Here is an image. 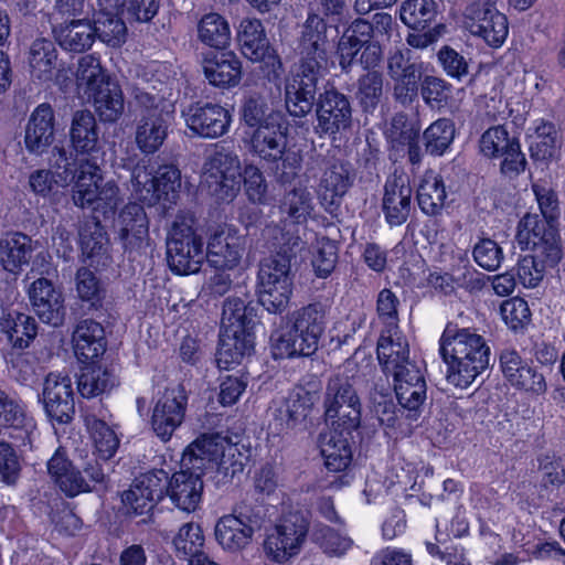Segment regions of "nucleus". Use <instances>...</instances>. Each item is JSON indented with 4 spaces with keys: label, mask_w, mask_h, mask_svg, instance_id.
<instances>
[{
    "label": "nucleus",
    "mask_w": 565,
    "mask_h": 565,
    "mask_svg": "<svg viewBox=\"0 0 565 565\" xmlns=\"http://www.w3.org/2000/svg\"><path fill=\"white\" fill-rule=\"evenodd\" d=\"M70 141L76 154H93L99 150L96 118L89 110H76L71 120Z\"/></svg>",
    "instance_id": "obj_29"
},
{
    "label": "nucleus",
    "mask_w": 565,
    "mask_h": 565,
    "mask_svg": "<svg viewBox=\"0 0 565 565\" xmlns=\"http://www.w3.org/2000/svg\"><path fill=\"white\" fill-rule=\"evenodd\" d=\"M337 259L335 244L326 237L318 238L312 256V266L317 276L321 278L329 276L335 267Z\"/></svg>",
    "instance_id": "obj_60"
},
{
    "label": "nucleus",
    "mask_w": 565,
    "mask_h": 565,
    "mask_svg": "<svg viewBox=\"0 0 565 565\" xmlns=\"http://www.w3.org/2000/svg\"><path fill=\"white\" fill-rule=\"evenodd\" d=\"M2 333L12 347L24 349L36 335L35 320L25 313L9 316L0 322V334Z\"/></svg>",
    "instance_id": "obj_46"
},
{
    "label": "nucleus",
    "mask_w": 565,
    "mask_h": 565,
    "mask_svg": "<svg viewBox=\"0 0 565 565\" xmlns=\"http://www.w3.org/2000/svg\"><path fill=\"white\" fill-rule=\"evenodd\" d=\"M473 258L480 267L493 271L500 267L503 260V252L495 241L482 238L475 245Z\"/></svg>",
    "instance_id": "obj_63"
},
{
    "label": "nucleus",
    "mask_w": 565,
    "mask_h": 565,
    "mask_svg": "<svg viewBox=\"0 0 565 565\" xmlns=\"http://www.w3.org/2000/svg\"><path fill=\"white\" fill-rule=\"evenodd\" d=\"M254 318V308L248 306L244 299L228 297L223 306L222 331L253 333Z\"/></svg>",
    "instance_id": "obj_43"
},
{
    "label": "nucleus",
    "mask_w": 565,
    "mask_h": 565,
    "mask_svg": "<svg viewBox=\"0 0 565 565\" xmlns=\"http://www.w3.org/2000/svg\"><path fill=\"white\" fill-rule=\"evenodd\" d=\"M415 384H407L406 381H401V384H394L395 394L401 407L407 411V416L411 419H416L419 409L426 399V382H418L415 379Z\"/></svg>",
    "instance_id": "obj_55"
},
{
    "label": "nucleus",
    "mask_w": 565,
    "mask_h": 565,
    "mask_svg": "<svg viewBox=\"0 0 565 565\" xmlns=\"http://www.w3.org/2000/svg\"><path fill=\"white\" fill-rule=\"evenodd\" d=\"M256 525L242 513L221 516L214 526V537L218 546L227 554H239L253 542Z\"/></svg>",
    "instance_id": "obj_19"
},
{
    "label": "nucleus",
    "mask_w": 565,
    "mask_h": 565,
    "mask_svg": "<svg viewBox=\"0 0 565 565\" xmlns=\"http://www.w3.org/2000/svg\"><path fill=\"white\" fill-rule=\"evenodd\" d=\"M79 244L82 254L90 266L99 268L108 265L109 242L99 222L88 220L83 224L79 230Z\"/></svg>",
    "instance_id": "obj_33"
},
{
    "label": "nucleus",
    "mask_w": 565,
    "mask_h": 565,
    "mask_svg": "<svg viewBox=\"0 0 565 565\" xmlns=\"http://www.w3.org/2000/svg\"><path fill=\"white\" fill-rule=\"evenodd\" d=\"M22 420L11 424L9 427V437L12 439V444L21 455L32 450L39 439V430L34 419L26 414L22 417Z\"/></svg>",
    "instance_id": "obj_59"
},
{
    "label": "nucleus",
    "mask_w": 565,
    "mask_h": 565,
    "mask_svg": "<svg viewBox=\"0 0 565 565\" xmlns=\"http://www.w3.org/2000/svg\"><path fill=\"white\" fill-rule=\"evenodd\" d=\"M73 348L76 358L83 363L94 362L105 352L104 329L93 320L79 322L73 332Z\"/></svg>",
    "instance_id": "obj_32"
},
{
    "label": "nucleus",
    "mask_w": 565,
    "mask_h": 565,
    "mask_svg": "<svg viewBox=\"0 0 565 565\" xmlns=\"http://www.w3.org/2000/svg\"><path fill=\"white\" fill-rule=\"evenodd\" d=\"M53 33L61 47L70 52H83L89 49L96 38L93 25L83 19H71L53 24Z\"/></svg>",
    "instance_id": "obj_34"
},
{
    "label": "nucleus",
    "mask_w": 565,
    "mask_h": 565,
    "mask_svg": "<svg viewBox=\"0 0 565 565\" xmlns=\"http://www.w3.org/2000/svg\"><path fill=\"white\" fill-rule=\"evenodd\" d=\"M412 188L404 175L387 179L383 196V211L391 225H401L406 221L412 204Z\"/></svg>",
    "instance_id": "obj_26"
},
{
    "label": "nucleus",
    "mask_w": 565,
    "mask_h": 565,
    "mask_svg": "<svg viewBox=\"0 0 565 565\" xmlns=\"http://www.w3.org/2000/svg\"><path fill=\"white\" fill-rule=\"evenodd\" d=\"M86 97L93 100L94 108L103 121H116L124 113L122 92L114 79L106 82Z\"/></svg>",
    "instance_id": "obj_39"
},
{
    "label": "nucleus",
    "mask_w": 565,
    "mask_h": 565,
    "mask_svg": "<svg viewBox=\"0 0 565 565\" xmlns=\"http://www.w3.org/2000/svg\"><path fill=\"white\" fill-rule=\"evenodd\" d=\"M529 131L532 158L544 161L557 156L559 149L558 132L552 122L544 119L535 120Z\"/></svg>",
    "instance_id": "obj_38"
},
{
    "label": "nucleus",
    "mask_w": 565,
    "mask_h": 565,
    "mask_svg": "<svg viewBox=\"0 0 565 565\" xmlns=\"http://www.w3.org/2000/svg\"><path fill=\"white\" fill-rule=\"evenodd\" d=\"M55 115L53 107L43 103L35 107L28 120L24 145L29 152L43 154L54 141Z\"/></svg>",
    "instance_id": "obj_25"
},
{
    "label": "nucleus",
    "mask_w": 565,
    "mask_h": 565,
    "mask_svg": "<svg viewBox=\"0 0 565 565\" xmlns=\"http://www.w3.org/2000/svg\"><path fill=\"white\" fill-rule=\"evenodd\" d=\"M353 174L348 163L337 160L323 172L319 194L324 203L334 204L352 185Z\"/></svg>",
    "instance_id": "obj_37"
},
{
    "label": "nucleus",
    "mask_w": 565,
    "mask_h": 565,
    "mask_svg": "<svg viewBox=\"0 0 565 565\" xmlns=\"http://www.w3.org/2000/svg\"><path fill=\"white\" fill-rule=\"evenodd\" d=\"M111 78L103 70L100 62L93 55L79 58L76 71V84L79 94L88 95Z\"/></svg>",
    "instance_id": "obj_51"
},
{
    "label": "nucleus",
    "mask_w": 565,
    "mask_h": 565,
    "mask_svg": "<svg viewBox=\"0 0 565 565\" xmlns=\"http://www.w3.org/2000/svg\"><path fill=\"white\" fill-rule=\"evenodd\" d=\"M237 40L241 51L245 57L253 62L265 63L269 79L279 77L281 62L279 57L270 52L269 43L262 22L257 19H243L237 30Z\"/></svg>",
    "instance_id": "obj_14"
},
{
    "label": "nucleus",
    "mask_w": 565,
    "mask_h": 565,
    "mask_svg": "<svg viewBox=\"0 0 565 565\" xmlns=\"http://www.w3.org/2000/svg\"><path fill=\"white\" fill-rule=\"evenodd\" d=\"M326 317V307L321 303H311L294 312L292 326L271 335L274 355L292 358L315 353L324 331Z\"/></svg>",
    "instance_id": "obj_5"
},
{
    "label": "nucleus",
    "mask_w": 565,
    "mask_h": 565,
    "mask_svg": "<svg viewBox=\"0 0 565 565\" xmlns=\"http://www.w3.org/2000/svg\"><path fill=\"white\" fill-rule=\"evenodd\" d=\"M243 459L227 437L203 435L186 448L181 460L184 469L168 478L164 492L180 510L193 512L202 499L201 473L211 475L216 483H226L243 471Z\"/></svg>",
    "instance_id": "obj_1"
},
{
    "label": "nucleus",
    "mask_w": 565,
    "mask_h": 565,
    "mask_svg": "<svg viewBox=\"0 0 565 565\" xmlns=\"http://www.w3.org/2000/svg\"><path fill=\"white\" fill-rule=\"evenodd\" d=\"M85 424L97 455L102 459H110L119 446V438L116 433L95 415H87Z\"/></svg>",
    "instance_id": "obj_50"
},
{
    "label": "nucleus",
    "mask_w": 565,
    "mask_h": 565,
    "mask_svg": "<svg viewBox=\"0 0 565 565\" xmlns=\"http://www.w3.org/2000/svg\"><path fill=\"white\" fill-rule=\"evenodd\" d=\"M242 173L238 156L222 148L206 159L202 178L214 196L230 202L239 191Z\"/></svg>",
    "instance_id": "obj_11"
},
{
    "label": "nucleus",
    "mask_w": 565,
    "mask_h": 565,
    "mask_svg": "<svg viewBox=\"0 0 565 565\" xmlns=\"http://www.w3.org/2000/svg\"><path fill=\"white\" fill-rule=\"evenodd\" d=\"M280 120V115L268 116L265 124L254 130L250 146L253 152L263 160L275 162L284 159L285 164L290 158L289 156L284 158L287 147V127Z\"/></svg>",
    "instance_id": "obj_21"
},
{
    "label": "nucleus",
    "mask_w": 565,
    "mask_h": 565,
    "mask_svg": "<svg viewBox=\"0 0 565 565\" xmlns=\"http://www.w3.org/2000/svg\"><path fill=\"white\" fill-rule=\"evenodd\" d=\"M316 116V132L320 136H335L351 126L352 110L350 102L345 95L338 90L328 89L318 98Z\"/></svg>",
    "instance_id": "obj_17"
},
{
    "label": "nucleus",
    "mask_w": 565,
    "mask_h": 565,
    "mask_svg": "<svg viewBox=\"0 0 565 565\" xmlns=\"http://www.w3.org/2000/svg\"><path fill=\"white\" fill-rule=\"evenodd\" d=\"M351 431L347 430L345 426H338L320 434V452L330 471H342L350 465L352 459L349 444Z\"/></svg>",
    "instance_id": "obj_27"
},
{
    "label": "nucleus",
    "mask_w": 565,
    "mask_h": 565,
    "mask_svg": "<svg viewBox=\"0 0 565 565\" xmlns=\"http://www.w3.org/2000/svg\"><path fill=\"white\" fill-rule=\"evenodd\" d=\"M96 36L111 46H119L126 39V25L117 14H98L93 25Z\"/></svg>",
    "instance_id": "obj_57"
},
{
    "label": "nucleus",
    "mask_w": 565,
    "mask_h": 565,
    "mask_svg": "<svg viewBox=\"0 0 565 565\" xmlns=\"http://www.w3.org/2000/svg\"><path fill=\"white\" fill-rule=\"evenodd\" d=\"M436 14L437 6L434 0H405L399 10L402 22L412 29H425Z\"/></svg>",
    "instance_id": "obj_52"
},
{
    "label": "nucleus",
    "mask_w": 565,
    "mask_h": 565,
    "mask_svg": "<svg viewBox=\"0 0 565 565\" xmlns=\"http://www.w3.org/2000/svg\"><path fill=\"white\" fill-rule=\"evenodd\" d=\"M206 260L218 270L236 268L245 252V239L231 225H220L209 236Z\"/></svg>",
    "instance_id": "obj_15"
},
{
    "label": "nucleus",
    "mask_w": 565,
    "mask_h": 565,
    "mask_svg": "<svg viewBox=\"0 0 565 565\" xmlns=\"http://www.w3.org/2000/svg\"><path fill=\"white\" fill-rule=\"evenodd\" d=\"M500 315L505 324L512 330L522 329L531 319L527 302L519 297L504 300L500 306Z\"/></svg>",
    "instance_id": "obj_61"
},
{
    "label": "nucleus",
    "mask_w": 565,
    "mask_h": 565,
    "mask_svg": "<svg viewBox=\"0 0 565 565\" xmlns=\"http://www.w3.org/2000/svg\"><path fill=\"white\" fill-rule=\"evenodd\" d=\"M377 359L384 372L409 362V345L398 326L385 327L377 342Z\"/></svg>",
    "instance_id": "obj_31"
},
{
    "label": "nucleus",
    "mask_w": 565,
    "mask_h": 565,
    "mask_svg": "<svg viewBox=\"0 0 565 565\" xmlns=\"http://www.w3.org/2000/svg\"><path fill=\"white\" fill-rule=\"evenodd\" d=\"M263 553L266 559L276 565H285L297 555V552L285 544V541L273 529L267 532L264 539Z\"/></svg>",
    "instance_id": "obj_64"
},
{
    "label": "nucleus",
    "mask_w": 565,
    "mask_h": 565,
    "mask_svg": "<svg viewBox=\"0 0 565 565\" xmlns=\"http://www.w3.org/2000/svg\"><path fill=\"white\" fill-rule=\"evenodd\" d=\"M498 0H470L462 12V25L491 47H500L509 34V22L495 6Z\"/></svg>",
    "instance_id": "obj_10"
},
{
    "label": "nucleus",
    "mask_w": 565,
    "mask_h": 565,
    "mask_svg": "<svg viewBox=\"0 0 565 565\" xmlns=\"http://www.w3.org/2000/svg\"><path fill=\"white\" fill-rule=\"evenodd\" d=\"M308 526V519L303 512L291 511L284 514L273 530L298 554L306 540Z\"/></svg>",
    "instance_id": "obj_47"
},
{
    "label": "nucleus",
    "mask_w": 565,
    "mask_h": 565,
    "mask_svg": "<svg viewBox=\"0 0 565 565\" xmlns=\"http://www.w3.org/2000/svg\"><path fill=\"white\" fill-rule=\"evenodd\" d=\"M500 365L504 379L515 390L535 396L543 395L547 391L544 375L516 351H503L500 355Z\"/></svg>",
    "instance_id": "obj_18"
},
{
    "label": "nucleus",
    "mask_w": 565,
    "mask_h": 565,
    "mask_svg": "<svg viewBox=\"0 0 565 565\" xmlns=\"http://www.w3.org/2000/svg\"><path fill=\"white\" fill-rule=\"evenodd\" d=\"M308 526V519L303 512L291 511L284 514L273 530L298 554L306 540Z\"/></svg>",
    "instance_id": "obj_48"
},
{
    "label": "nucleus",
    "mask_w": 565,
    "mask_h": 565,
    "mask_svg": "<svg viewBox=\"0 0 565 565\" xmlns=\"http://www.w3.org/2000/svg\"><path fill=\"white\" fill-rule=\"evenodd\" d=\"M242 177L244 193L249 202L266 205L271 201L268 182L257 167L253 164L246 166Z\"/></svg>",
    "instance_id": "obj_54"
},
{
    "label": "nucleus",
    "mask_w": 565,
    "mask_h": 565,
    "mask_svg": "<svg viewBox=\"0 0 565 565\" xmlns=\"http://www.w3.org/2000/svg\"><path fill=\"white\" fill-rule=\"evenodd\" d=\"M167 480L168 473L163 470H152L137 477L121 494L126 512L134 515L148 514L163 498Z\"/></svg>",
    "instance_id": "obj_13"
},
{
    "label": "nucleus",
    "mask_w": 565,
    "mask_h": 565,
    "mask_svg": "<svg viewBox=\"0 0 565 565\" xmlns=\"http://www.w3.org/2000/svg\"><path fill=\"white\" fill-rule=\"evenodd\" d=\"M204 535L201 526L195 523L183 524L173 539V545L180 556L192 559L203 555Z\"/></svg>",
    "instance_id": "obj_53"
},
{
    "label": "nucleus",
    "mask_w": 565,
    "mask_h": 565,
    "mask_svg": "<svg viewBox=\"0 0 565 565\" xmlns=\"http://www.w3.org/2000/svg\"><path fill=\"white\" fill-rule=\"evenodd\" d=\"M300 64L285 86V103L291 116L303 117L313 106L318 82L329 65L327 24L317 13H309L299 42Z\"/></svg>",
    "instance_id": "obj_3"
},
{
    "label": "nucleus",
    "mask_w": 565,
    "mask_h": 565,
    "mask_svg": "<svg viewBox=\"0 0 565 565\" xmlns=\"http://www.w3.org/2000/svg\"><path fill=\"white\" fill-rule=\"evenodd\" d=\"M117 385L116 375L102 365H87L78 379V392L83 397H95L108 393Z\"/></svg>",
    "instance_id": "obj_44"
},
{
    "label": "nucleus",
    "mask_w": 565,
    "mask_h": 565,
    "mask_svg": "<svg viewBox=\"0 0 565 565\" xmlns=\"http://www.w3.org/2000/svg\"><path fill=\"white\" fill-rule=\"evenodd\" d=\"M47 471L54 482L68 497H75L92 490L89 482L73 467L61 449H57L47 461Z\"/></svg>",
    "instance_id": "obj_30"
},
{
    "label": "nucleus",
    "mask_w": 565,
    "mask_h": 565,
    "mask_svg": "<svg viewBox=\"0 0 565 565\" xmlns=\"http://www.w3.org/2000/svg\"><path fill=\"white\" fill-rule=\"evenodd\" d=\"M280 210L286 224L306 223L313 212L311 192L305 185L295 186L284 195Z\"/></svg>",
    "instance_id": "obj_41"
},
{
    "label": "nucleus",
    "mask_w": 565,
    "mask_h": 565,
    "mask_svg": "<svg viewBox=\"0 0 565 565\" xmlns=\"http://www.w3.org/2000/svg\"><path fill=\"white\" fill-rule=\"evenodd\" d=\"M188 404V395L182 385L167 388L158 398L152 411L151 425L159 438L169 440L182 424Z\"/></svg>",
    "instance_id": "obj_16"
},
{
    "label": "nucleus",
    "mask_w": 565,
    "mask_h": 565,
    "mask_svg": "<svg viewBox=\"0 0 565 565\" xmlns=\"http://www.w3.org/2000/svg\"><path fill=\"white\" fill-rule=\"evenodd\" d=\"M372 32L369 21L363 19L354 20L344 31L337 46L339 64L343 71L351 67L356 54L372 39Z\"/></svg>",
    "instance_id": "obj_35"
},
{
    "label": "nucleus",
    "mask_w": 565,
    "mask_h": 565,
    "mask_svg": "<svg viewBox=\"0 0 565 565\" xmlns=\"http://www.w3.org/2000/svg\"><path fill=\"white\" fill-rule=\"evenodd\" d=\"M181 189V173L173 166H162L156 171L146 162L138 163L131 172V194L139 201L164 210L174 205Z\"/></svg>",
    "instance_id": "obj_7"
},
{
    "label": "nucleus",
    "mask_w": 565,
    "mask_h": 565,
    "mask_svg": "<svg viewBox=\"0 0 565 565\" xmlns=\"http://www.w3.org/2000/svg\"><path fill=\"white\" fill-rule=\"evenodd\" d=\"M50 166L30 173L29 186L40 196L47 198L58 186L73 183L72 200L76 206L95 210H114L119 203V190L115 182H104L99 167L89 159L76 160L64 147H54Z\"/></svg>",
    "instance_id": "obj_2"
},
{
    "label": "nucleus",
    "mask_w": 565,
    "mask_h": 565,
    "mask_svg": "<svg viewBox=\"0 0 565 565\" xmlns=\"http://www.w3.org/2000/svg\"><path fill=\"white\" fill-rule=\"evenodd\" d=\"M202 66L209 83L217 87L236 86L242 77L241 61L231 51L206 55Z\"/></svg>",
    "instance_id": "obj_28"
},
{
    "label": "nucleus",
    "mask_w": 565,
    "mask_h": 565,
    "mask_svg": "<svg viewBox=\"0 0 565 565\" xmlns=\"http://www.w3.org/2000/svg\"><path fill=\"white\" fill-rule=\"evenodd\" d=\"M116 228L126 250L140 252L149 245V223L141 205L127 204L118 216Z\"/></svg>",
    "instance_id": "obj_24"
},
{
    "label": "nucleus",
    "mask_w": 565,
    "mask_h": 565,
    "mask_svg": "<svg viewBox=\"0 0 565 565\" xmlns=\"http://www.w3.org/2000/svg\"><path fill=\"white\" fill-rule=\"evenodd\" d=\"M189 129L203 138L223 136L230 127L231 115L227 109L216 104L191 105L183 111Z\"/></svg>",
    "instance_id": "obj_22"
},
{
    "label": "nucleus",
    "mask_w": 565,
    "mask_h": 565,
    "mask_svg": "<svg viewBox=\"0 0 565 565\" xmlns=\"http://www.w3.org/2000/svg\"><path fill=\"white\" fill-rule=\"evenodd\" d=\"M29 298L34 312L44 323L58 327L65 318L64 297L46 278H39L29 288Z\"/></svg>",
    "instance_id": "obj_23"
},
{
    "label": "nucleus",
    "mask_w": 565,
    "mask_h": 565,
    "mask_svg": "<svg viewBox=\"0 0 565 565\" xmlns=\"http://www.w3.org/2000/svg\"><path fill=\"white\" fill-rule=\"evenodd\" d=\"M43 404L47 416L58 423H66L74 413L72 380L66 374L50 373L43 384Z\"/></svg>",
    "instance_id": "obj_20"
},
{
    "label": "nucleus",
    "mask_w": 565,
    "mask_h": 565,
    "mask_svg": "<svg viewBox=\"0 0 565 565\" xmlns=\"http://www.w3.org/2000/svg\"><path fill=\"white\" fill-rule=\"evenodd\" d=\"M135 98L142 111L136 125V143L145 153L156 152L164 142L173 120V104L164 97L137 89Z\"/></svg>",
    "instance_id": "obj_6"
},
{
    "label": "nucleus",
    "mask_w": 565,
    "mask_h": 565,
    "mask_svg": "<svg viewBox=\"0 0 565 565\" xmlns=\"http://www.w3.org/2000/svg\"><path fill=\"white\" fill-rule=\"evenodd\" d=\"M32 241L21 233H13L0 239V263L3 268L17 273L30 260L32 253Z\"/></svg>",
    "instance_id": "obj_40"
},
{
    "label": "nucleus",
    "mask_w": 565,
    "mask_h": 565,
    "mask_svg": "<svg viewBox=\"0 0 565 565\" xmlns=\"http://www.w3.org/2000/svg\"><path fill=\"white\" fill-rule=\"evenodd\" d=\"M454 136L455 128L449 119L436 120L424 131L426 150L431 154H443L451 143Z\"/></svg>",
    "instance_id": "obj_56"
},
{
    "label": "nucleus",
    "mask_w": 565,
    "mask_h": 565,
    "mask_svg": "<svg viewBox=\"0 0 565 565\" xmlns=\"http://www.w3.org/2000/svg\"><path fill=\"white\" fill-rule=\"evenodd\" d=\"M294 276L290 259L277 254L260 263L257 276L259 303L271 313L287 309L292 295Z\"/></svg>",
    "instance_id": "obj_8"
},
{
    "label": "nucleus",
    "mask_w": 565,
    "mask_h": 565,
    "mask_svg": "<svg viewBox=\"0 0 565 565\" xmlns=\"http://www.w3.org/2000/svg\"><path fill=\"white\" fill-rule=\"evenodd\" d=\"M445 200L446 190L441 178L433 171L426 172L417 190L422 211L427 215H437L443 210Z\"/></svg>",
    "instance_id": "obj_45"
},
{
    "label": "nucleus",
    "mask_w": 565,
    "mask_h": 565,
    "mask_svg": "<svg viewBox=\"0 0 565 565\" xmlns=\"http://www.w3.org/2000/svg\"><path fill=\"white\" fill-rule=\"evenodd\" d=\"M254 350L253 333L222 331L217 350V364L221 369H230L242 363Z\"/></svg>",
    "instance_id": "obj_36"
},
{
    "label": "nucleus",
    "mask_w": 565,
    "mask_h": 565,
    "mask_svg": "<svg viewBox=\"0 0 565 565\" xmlns=\"http://www.w3.org/2000/svg\"><path fill=\"white\" fill-rule=\"evenodd\" d=\"M168 264L179 275L195 274L200 270L206 252L200 234L193 228L191 221L178 218L171 228L167 242Z\"/></svg>",
    "instance_id": "obj_9"
},
{
    "label": "nucleus",
    "mask_w": 565,
    "mask_h": 565,
    "mask_svg": "<svg viewBox=\"0 0 565 565\" xmlns=\"http://www.w3.org/2000/svg\"><path fill=\"white\" fill-rule=\"evenodd\" d=\"M551 230L537 214H525L518 225L516 241L522 249H532Z\"/></svg>",
    "instance_id": "obj_58"
},
{
    "label": "nucleus",
    "mask_w": 565,
    "mask_h": 565,
    "mask_svg": "<svg viewBox=\"0 0 565 565\" xmlns=\"http://www.w3.org/2000/svg\"><path fill=\"white\" fill-rule=\"evenodd\" d=\"M199 39L215 49H225L231 43V29L218 13L205 14L198 25Z\"/></svg>",
    "instance_id": "obj_49"
},
{
    "label": "nucleus",
    "mask_w": 565,
    "mask_h": 565,
    "mask_svg": "<svg viewBox=\"0 0 565 565\" xmlns=\"http://www.w3.org/2000/svg\"><path fill=\"white\" fill-rule=\"evenodd\" d=\"M513 140L514 139L509 138V134L504 127H491L486 130L480 138V152L488 158H498L509 148Z\"/></svg>",
    "instance_id": "obj_62"
},
{
    "label": "nucleus",
    "mask_w": 565,
    "mask_h": 565,
    "mask_svg": "<svg viewBox=\"0 0 565 565\" xmlns=\"http://www.w3.org/2000/svg\"><path fill=\"white\" fill-rule=\"evenodd\" d=\"M439 352L448 365V382L460 388L470 386L490 364V348L470 329L447 328L440 338Z\"/></svg>",
    "instance_id": "obj_4"
},
{
    "label": "nucleus",
    "mask_w": 565,
    "mask_h": 565,
    "mask_svg": "<svg viewBox=\"0 0 565 565\" xmlns=\"http://www.w3.org/2000/svg\"><path fill=\"white\" fill-rule=\"evenodd\" d=\"M29 64L35 78L42 82L52 81L57 70V52L53 42L35 40L30 47Z\"/></svg>",
    "instance_id": "obj_42"
},
{
    "label": "nucleus",
    "mask_w": 565,
    "mask_h": 565,
    "mask_svg": "<svg viewBox=\"0 0 565 565\" xmlns=\"http://www.w3.org/2000/svg\"><path fill=\"white\" fill-rule=\"evenodd\" d=\"M326 417L334 426H345L353 430L360 424L361 403L348 376L337 374L326 388Z\"/></svg>",
    "instance_id": "obj_12"
}]
</instances>
